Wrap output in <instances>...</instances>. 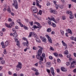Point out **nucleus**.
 I'll use <instances>...</instances> for the list:
<instances>
[{
    "label": "nucleus",
    "instance_id": "nucleus-4",
    "mask_svg": "<svg viewBox=\"0 0 76 76\" xmlns=\"http://www.w3.org/2000/svg\"><path fill=\"white\" fill-rule=\"evenodd\" d=\"M22 63L19 62L17 66V68H19L20 69H22Z\"/></svg>",
    "mask_w": 76,
    "mask_h": 76
},
{
    "label": "nucleus",
    "instance_id": "nucleus-17",
    "mask_svg": "<svg viewBox=\"0 0 76 76\" xmlns=\"http://www.w3.org/2000/svg\"><path fill=\"white\" fill-rule=\"evenodd\" d=\"M13 36L15 38H16L17 37H18V34L16 33H14L13 34Z\"/></svg>",
    "mask_w": 76,
    "mask_h": 76
},
{
    "label": "nucleus",
    "instance_id": "nucleus-48",
    "mask_svg": "<svg viewBox=\"0 0 76 76\" xmlns=\"http://www.w3.org/2000/svg\"><path fill=\"white\" fill-rule=\"evenodd\" d=\"M39 14L40 15H42V11L41 10H40L39 11Z\"/></svg>",
    "mask_w": 76,
    "mask_h": 76
},
{
    "label": "nucleus",
    "instance_id": "nucleus-59",
    "mask_svg": "<svg viewBox=\"0 0 76 76\" xmlns=\"http://www.w3.org/2000/svg\"><path fill=\"white\" fill-rule=\"evenodd\" d=\"M23 40H25V41H27V39H26L25 37H23Z\"/></svg>",
    "mask_w": 76,
    "mask_h": 76
},
{
    "label": "nucleus",
    "instance_id": "nucleus-52",
    "mask_svg": "<svg viewBox=\"0 0 76 76\" xmlns=\"http://www.w3.org/2000/svg\"><path fill=\"white\" fill-rule=\"evenodd\" d=\"M70 56H71V54H69V55H67L66 56V57H67V58H69V57H70Z\"/></svg>",
    "mask_w": 76,
    "mask_h": 76
},
{
    "label": "nucleus",
    "instance_id": "nucleus-2",
    "mask_svg": "<svg viewBox=\"0 0 76 76\" xmlns=\"http://www.w3.org/2000/svg\"><path fill=\"white\" fill-rule=\"evenodd\" d=\"M46 37L47 38L49 42L52 44V39H51V38L50 37V36L47 34L46 35Z\"/></svg>",
    "mask_w": 76,
    "mask_h": 76
},
{
    "label": "nucleus",
    "instance_id": "nucleus-28",
    "mask_svg": "<svg viewBox=\"0 0 76 76\" xmlns=\"http://www.w3.org/2000/svg\"><path fill=\"white\" fill-rule=\"evenodd\" d=\"M39 60H40L41 61H42L43 60V57H42V56H41Z\"/></svg>",
    "mask_w": 76,
    "mask_h": 76
},
{
    "label": "nucleus",
    "instance_id": "nucleus-12",
    "mask_svg": "<svg viewBox=\"0 0 76 76\" xmlns=\"http://www.w3.org/2000/svg\"><path fill=\"white\" fill-rule=\"evenodd\" d=\"M14 23H14V22H12L11 24H10L9 26L8 27L9 28H10L11 27H12V26H13V25H14Z\"/></svg>",
    "mask_w": 76,
    "mask_h": 76
},
{
    "label": "nucleus",
    "instance_id": "nucleus-20",
    "mask_svg": "<svg viewBox=\"0 0 76 76\" xmlns=\"http://www.w3.org/2000/svg\"><path fill=\"white\" fill-rule=\"evenodd\" d=\"M47 32H51V28H49L47 29Z\"/></svg>",
    "mask_w": 76,
    "mask_h": 76
},
{
    "label": "nucleus",
    "instance_id": "nucleus-8",
    "mask_svg": "<svg viewBox=\"0 0 76 76\" xmlns=\"http://www.w3.org/2000/svg\"><path fill=\"white\" fill-rule=\"evenodd\" d=\"M48 19L49 20H53V22H56V21L55 19L54 18H50L49 17H48Z\"/></svg>",
    "mask_w": 76,
    "mask_h": 76
},
{
    "label": "nucleus",
    "instance_id": "nucleus-32",
    "mask_svg": "<svg viewBox=\"0 0 76 76\" xmlns=\"http://www.w3.org/2000/svg\"><path fill=\"white\" fill-rule=\"evenodd\" d=\"M60 31H61V34H62V35H64V31H63V30H61Z\"/></svg>",
    "mask_w": 76,
    "mask_h": 76
},
{
    "label": "nucleus",
    "instance_id": "nucleus-9",
    "mask_svg": "<svg viewBox=\"0 0 76 76\" xmlns=\"http://www.w3.org/2000/svg\"><path fill=\"white\" fill-rule=\"evenodd\" d=\"M15 42H17L16 45L18 46H19V45H20V43H19V42L18 40V39H16L15 38Z\"/></svg>",
    "mask_w": 76,
    "mask_h": 76
},
{
    "label": "nucleus",
    "instance_id": "nucleus-56",
    "mask_svg": "<svg viewBox=\"0 0 76 76\" xmlns=\"http://www.w3.org/2000/svg\"><path fill=\"white\" fill-rule=\"evenodd\" d=\"M2 32H5V31H6V29H5V28H3L2 29Z\"/></svg>",
    "mask_w": 76,
    "mask_h": 76
},
{
    "label": "nucleus",
    "instance_id": "nucleus-47",
    "mask_svg": "<svg viewBox=\"0 0 76 76\" xmlns=\"http://www.w3.org/2000/svg\"><path fill=\"white\" fill-rule=\"evenodd\" d=\"M55 7H56V9H58V5L57 4L56 5Z\"/></svg>",
    "mask_w": 76,
    "mask_h": 76
},
{
    "label": "nucleus",
    "instance_id": "nucleus-35",
    "mask_svg": "<svg viewBox=\"0 0 76 76\" xmlns=\"http://www.w3.org/2000/svg\"><path fill=\"white\" fill-rule=\"evenodd\" d=\"M36 5H39V1H38V0H36Z\"/></svg>",
    "mask_w": 76,
    "mask_h": 76
},
{
    "label": "nucleus",
    "instance_id": "nucleus-29",
    "mask_svg": "<svg viewBox=\"0 0 76 76\" xmlns=\"http://www.w3.org/2000/svg\"><path fill=\"white\" fill-rule=\"evenodd\" d=\"M5 63V61H4V60H2L1 61V64H4Z\"/></svg>",
    "mask_w": 76,
    "mask_h": 76
},
{
    "label": "nucleus",
    "instance_id": "nucleus-16",
    "mask_svg": "<svg viewBox=\"0 0 76 76\" xmlns=\"http://www.w3.org/2000/svg\"><path fill=\"white\" fill-rule=\"evenodd\" d=\"M41 55L39 54H38L37 55H36V58L38 59V60H39V58H40L41 57Z\"/></svg>",
    "mask_w": 76,
    "mask_h": 76
},
{
    "label": "nucleus",
    "instance_id": "nucleus-64",
    "mask_svg": "<svg viewBox=\"0 0 76 76\" xmlns=\"http://www.w3.org/2000/svg\"><path fill=\"white\" fill-rule=\"evenodd\" d=\"M73 72H74V73H76V69H74L73 70Z\"/></svg>",
    "mask_w": 76,
    "mask_h": 76
},
{
    "label": "nucleus",
    "instance_id": "nucleus-23",
    "mask_svg": "<svg viewBox=\"0 0 76 76\" xmlns=\"http://www.w3.org/2000/svg\"><path fill=\"white\" fill-rule=\"evenodd\" d=\"M33 35L34 36V37L36 38H38V36H37V35L35 33H33Z\"/></svg>",
    "mask_w": 76,
    "mask_h": 76
},
{
    "label": "nucleus",
    "instance_id": "nucleus-38",
    "mask_svg": "<svg viewBox=\"0 0 76 76\" xmlns=\"http://www.w3.org/2000/svg\"><path fill=\"white\" fill-rule=\"evenodd\" d=\"M48 22L49 25H51V21L50 20L48 21Z\"/></svg>",
    "mask_w": 76,
    "mask_h": 76
},
{
    "label": "nucleus",
    "instance_id": "nucleus-60",
    "mask_svg": "<svg viewBox=\"0 0 76 76\" xmlns=\"http://www.w3.org/2000/svg\"><path fill=\"white\" fill-rule=\"evenodd\" d=\"M8 20L9 22H12V19L11 18H9L8 19Z\"/></svg>",
    "mask_w": 76,
    "mask_h": 76
},
{
    "label": "nucleus",
    "instance_id": "nucleus-24",
    "mask_svg": "<svg viewBox=\"0 0 76 76\" xmlns=\"http://www.w3.org/2000/svg\"><path fill=\"white\" fill-rule=\"evenodd\" d=\"M36 24H37V25H38L37 28H41V27H42V26H40V24H39V23L38 22H36Z\"/></svg>",
    "mask_w": 76,
    "mask_h": 76
},
{
    "label": "nucleus",
    "instance_id": "nucleus-30",
    "mask_svg": "<svg viewBox=\"0 0 76 76\" xmlns=\"http://www.w3.org/2000/svg\"><path fill=\"white\" fill-rule=\"evenodd\" d=\"M32 32H30L29 33V35L28 36V38H30L31 37V36H32Z\"/></svg>",
    "mask_w": 76,
    "mask_h": 76
},
{
    "label": "nucleus",
    "instance_id": "nucleus-55",
    "mask_svg": "<svg viewBox=\"0 0 76 76\" xmlns=\"http://www.w3.org/2000/svg\"><path fill=\"white\" fill-rule=\"evenodd\" d=\"M54 10H53V9H51L50 10V12L51 13H53V12H54Z\"/></svg>",
    "mask_w": 76,
    "mask_h": 76
},
{
    "label": "nucleus",
    "instance_id": "nucleus-45",
    "mask_svg": "<svg viewBox=\"0 0 76 76\" xmlns=\"http://www.w3.org/2000/svg\"><path fill=\"white\" fill-rule=\"evenodd\" d=\"M49 58H50V60H53V57L51 56H49Z\"/></svg>",
    "mask_w": 76,
    "mask_h": 76
},
{
    "label": "nucleus",
    "instance_id": "nucleus-26",
    "mask_svg": "<svg viewBox=\"0 0 76 76\" xmlns=\"http://www.w3.org/2000/svg\"><path fill=\"white\" fill-rule=\"evenodd\" d=\"M14 5V6L16 9H18V4H15Z\"/></svg>",
    "mask_w": 76,
    "mask_h": 76
},
{
    "label": "nucleus",
    "instance_id": "nucleus-62",
    "mask_svg": "<svg viewBox=\"0 0 76 76\" xmlns=\"http://www.w3.org/2000/svg\"><path fill=\"white\" fill-rule=\"evenodd\" d=\"M73 55H74V57H76V53H73Z\"/></svg>",
    "mask_w": 76,
    "mask_h": 76
},
{
    "label": "nucleus",
    "instance_id": "nucleus-46",
    "mask_svg": "<svg viewBox=\"0 0 76 76\" xmlns=\"http://www.w3.org/2000/svg\"><path fill=\"white\" fill-rule=\"evenodd\" d=\"M53 13H54V14H55V15H56V14H57V11H55L54 10V11H53Z\"/></svg>",
    "mask_w": 76,
    "mask_h": 76
},
{
    "label": "nucleus",
    "instance_id": "nucleus-61",
    "mask_svg": "<svg viewBox=\"0 0 76 76\" xmlns=\"http://www.w3.org/2000/svg\"><path fill=\"white\" fill-rule=\"evenodd\" d=\"M57 61L59 63H60V59L59 58L57 59Z\"/></svg>",
    "mask_w": 76,
    "mask_h": 76
},
{
    "label": "nucleus",
    "instance_id": "nucleus-43",
    "mask_svg": "<svg viewBox=\"0 0 76 76\" xmlns=\"http://www.w3.org/2000/svg\"><path fill=\"white\" fill-rule=\"evenodd\" d=\"M54 56H55V57H57V56H58V53H54Z\"/></svg>",
    "mask_w": 76,
    "mask_h": 76
},
{
    "label": "nucleus",
    "instance_id": "nucleus-5",
    "mask_svg": "<svg viewBox=\"0 0 76 76\" xmlns=\"http://www.w3.org/2000/svg\"><path fill=\"white\" fill-rule=\"evenodd\" d=\"M23 44L24 46H25V45H26V46L27 47H28L29 45V42H28V40H26V43L24 42L23 43Z\"/></svg>",
    "mask_w": 76,
    "mask_h": 76
},
{
    "label": "nucleus",
    "instance_id": "nucleus-53",
    "mask_svg": "<svg viewBox=\"0 0 76 76\" xmlns=\"http://www.w3.org/2000/svg\"><path fill=\"white\" fill-rule=\"evenodd\" d=\"M24 28L26 30H28V27H27L26 26H25L24 27Z\"/></svg>",
    "mask_w": 76,
    "mask_h": 76
},
{
    "label": "nucleus",
    "instance_id": "nucleus-40",
    "mask_svg": "<svg viewBox=\"0 0 76 76\" xmlns=\"http://www.w3.org/2000/svg\"><path fill=\"white\" fill-rule=\"evenodd\" d=\"M4 54H7V52H6V49H4Z\"/></svg>",
    "mask_w": 76,
    "mask_h": 76
},
{
    "label": "nucleus",
    "instance_id": "nucleus-58",
    "mask_svg": "<svg viewBox=\"0 0 76 76\" xmlns=\"http://www.w3.org/2000/svg\"><path fill=\"white\" fill-rule=\"evenodd\" d=\"M71 63L72 64H75V63H76V61H73L72 62H71Z\"/></svg>",
    "mask_w": 76,
    "mask_h": 76
},
{
    "label": "nucleus",
    "instance_id": "nucleus-14",
    "mask_svg": "<svg viewBox=\"0 0 76 76\" xmlns=\"http://www.w3.org/2000/svg\"><path fill=\"white\" fill-rule=\"evenodd\" d=\"M1 45H2V48H5V45H4V42H2L1 43Z\"/></svg>",
    "mask_w": 76,
    "mask_h": 76
},
{
    "label": "nucleus",
    "instance_id": "nucleus-33",
    "mask_svg": "<svg viewBox=\"0 0 76 76\" xmlns=\"http://www.w3.org/2000/svg\"><path fill=\"white\" fill-rule=\"evenodd\" d=\"M64 54H66V55H67V54H69V52L67 51V50H66L64 51Z\"/></svg>",
    "mask_w": 76,
    "mask_h": 76
},
{
    "label": "nucleus",
    "instance_id": "nucleus-11",
    "mask_svg": "<svg viewBox=\"0 0 76 76\" xmlns=\"http://www.w3.org/2000/svg\"><path fill=\"white\" fill-rule=\"evenodd\" d=\"M61 71H62V72H67V69H66L64 67H61Z\"/></svg>",
    "mask_w": 76,
    "mask_h": 76
},
{
    "label": "nucleus",
    "instance_id": "nucleus-1",
    "mask_svg": "<svg viewBox=\"0 0 76 76\" xmlns=\"http://www.w3.org/2000/svg\"><path fill=\"white\" fill-rule=\"evenodd\" d=\"M66 13L67 14H70V16H69V18L71 19H73L74 18V15H72V12L70 11H67L66 12Z\"/></svg>",
    "mask_w": 76,
    "mask_h": 76
},
{
    "label": "nucleus",
    "instance_id": "nucleus-51",
    "mask_svg": "<svg viewBox=\"0 0 76 76\" xmlns=\"http://www.w3.org/2000/svg\"><path fill=\"white\" fill-rule=\"evenodd\" d=\"M34 65L35 66H36V67L38 66V63H36L34 64Z\"/></svg>",
    "mask_w": 76,
    "mask_h": 76
},
{
    "label": "nucleus",
    "instance_id": "nucleus-18",
    "mask_svg": "<svg viewBox=\"0 0 76 76\" xmlns=\"http://www.w3.org/2000/svg\"><path fill=\"white\" fill-rule=\"evenodd\" d=\"M42 42H46L47 41V39H46V38L45 37H43L42 39Z\"/></svg>",
    "mask_w": 76,
    "mask_h": 76
},
{
    "label": "nucleus",
    "instance_id": "nucleus-13",
    "mask_svg": "<svg viewBox=\"0 0 76 76\" xmlns=\"http://www.w3.org/2000/svg\"><path fill=\"white\" fill-rule=\"evenodd\" d=\"M33 8L35 9H33V12H34V13H37V7H34Z\"/></svg>",
    "mask_w": 76,
    "mask_h": 76
},
{
    "label": "nucleus",
    "instance_id": "nucleus-34",
    "mask_svg": "<svg viewBox=\"0 0 76 76\" xmlns=\"http://www.w3.org/2000/svg\"><path fill=\"white\" fill-rule=\"evenodd\" d=\"M18 23L20 25V26H21V27H23V25L21 23H20V22H18Z\"/></svg>",
    "mask_w": 76,
    "mask_h": 76
},
{
    "label": "nucleus",
    "instance_id": "nucleus-3",
    "mask_svg": "<svg viewBox=\"0 0 76 76\" xmlns=\"http://www.w3.org/2000/svg\"><path fill=\"white\" fill-rule=\"evenodd\" d=\"M42 52V48H40L39 50L37 52L38 54H39L40 55H41Z\"/></svg>",
    "mask_w": 76,
    "mask_h": 76
},
{
    "label": "nucleus",
    "instance_id": "nucleus-27",
    "mask_svg": "<svg viewBox=\"0 0 76 76\" xmlns=\"http://www.w3.org/2000/svg\"><path fill=\"white\" fill-rule=\"evenodd\" d=\"M36 40L37 42H40V40H39L38 37L36 38Z\"/></svg>",
    "mask_w": 76,
    "mask_h": 76
},
{
    "label": "nucleus",
    "instance_id": "nucleus-50",
    "mask_svg": "<svg viewBox=\"0 0 76 76\" xmlns=\"http://www.w3.org/2000/svg\"><path fill=\"white\" fill-rule=\"evenodd\" d=\"M47 72H48V73H50V69H47Z\"/></svg>",
    "mask_w": 76,
    "mask_h": 76
},
{
    "label": "nucleus",
    "instance_id": "nucleus-15",
    "mask_svg": "<svg viewBox=\"0 0 76 76\" xmlns=\"http://www.w3.org/2000/svg\"><path fill=\"white\" fill-rule=\"evenodd\" d=\"M13 1H14V4H12L13 6V5L15 4H18V2L16 0H13Z\"/></svg>",
    "mask_w": 76,
    "mask_h": 76
},
{
    "label": "nucleus",
    "instance_id": "nucleus-42",
    "mask_svg": "<svg viewBox=\"0 0 76 76\" xmlns=\"http://www.w3.org/2000/svg\"><path fill=\"white\" fill-rule=\"evenodd\" d=\"M39 74V72H37L35 73V75H36V76H38Z\"/></svg>",
    "mask_w": 76,
    "mask_h": 76
},
{
    "label": "nucleus",
    "instance_id": "nucleus-25",
    "mask_svg": "<svg viewBox=\"0 0 76 76\" xmlns=\"http://www.w3.org/2000/svg\"><path fill=\"white\" fill-rule=\"evenodd\" d=\"M68 33H69L70 34H72V30H71L69 29H68Z\"/></svg>",
    "mask_w": 76,
    "mask_h": 76
},
{
    "label": "nucleus",
    "instance_id": "nucleus-22",
    "mask_svg": "<svg viewBox=\"0 0 76 76\" xmlns=\"http://www.w3.org/2000/svg\"><path fill=\"white\" fill-rule=\"evenodd\" d=\"M4 44H5V46L6 47H7V46H8V45H9V43L8 42V41H6L4 43Z\"/></svg>",
    "mask_w": 76,
    "mask_h": 76
},
{
    "label": "nucleus",
    "instance_id": "nucleus-6",
    "mask_svg": "<svg viewBox=\"0 0 76 76\" xmlns=\"http://www.w3.org/2000/svg\"><path fill=\"white\" fill-rule=\"evenodd\" d=\"M50 72L52 75L54 76L55 75V73H54V69L53 68V67H51V68H50Z\"/></svg>",
    "mask_w": 76,
    "mask_h": 76
},
{
    "label": "nucleus",
    "instance_id": "nucleus-37",
    "mask_svg": "<svg viewBox=\"0 0 76 76\" xmlns=\"http://www.w3.org/2000/svg\"><path fill=\"white\" fill-rule=\"evenodd\" d=\"M32 28H34V29H35V28L37 29V28H38V27L37 26H36L34 25L33 27H32Z\"/></svg>",
    "mask_w": 76,
    "mask_h": 76
},
{
    "label": "nucleus",
    "instance_id": "nucleus-63",
    "mask_svg": "<svg viewBox=\"0 0 76 76\" xmlns=\"http://www.w3.org/2000/svg\"><path fill=\"white\" fill-rule=\"evenodd\" d=\"M71 1L74 2V3H76V0H71Z\"/></svg>",
    "mask_w": 76,
    "mask_h": 76
},
{
    "label": "nucleus",
    "instance_id": "nucleus-41",
    "mask_svg": "<svg viewBox=\"0 0 76 76\" xmlns=\"http://www.w3.org/2000/svg\"><path fill=\"white\" fill-rule=\"evenodd\" d=\"M29 23H30V25L31 26H33V21H31V22H29Z\"/></svg>",
    "mask_w": 76,
    "mask_h": 76
},
{
    "label": "nucleus",
    "instance_id": "nucleus-36",
    "mask_svg": "<svg viewBox=\"0 0 76 76\" xmlns=\"http://www.w3.org/2000/svg\"><path fill=\"white\" fill-rule=\"evenodd\" d=\"M33 50H37V48L36 47L33 46Z\"/></svg>",
    "mask_w": 76,
    "mask_h": 76
},
{
    "label": "nucleus",
    "instance_id": "nucleus-10",
    "mask_svg": "<svg viewBox=\"0 0 76 76\" xmlns=\"http://www.w3.org/2000/svg\"><path fill=\"white\" fill-rule=\"evenodd\" d=\"M46 66L47 67H51V63L49 62H48L47 63Z\"/></svg>",
    "mask_w": 76,
    "mask_h": 76
},
{
    "label": "nucleus",
    "instance_id": "nucleus-54",
    "mask_svg": "<svg viewBox=\"0 0 76 76\" xmlns=\"http://www.w3.org/2000/svg\"><path fill=\"white\" fill-rule=\"evenodd\" d=\"M50 49L51 50H52V51H54V48L51 47H50Z\"/></svg>",
    "mask_w": 76,
    "mask_h": 76
},
{
    "label": "nucleus",
    "instance_id": "nucleus-39",
    "mask_svg": "<svg viewBox=\"0 0 76 76\" xmlns=\"http://www.w3.org/2000/svg\"><path fill=\"white\" fill-rule=\"evenodd\" d=\"M7 11L9 13H11V10H10V9L9 8H8V9L7 10Z\"/></svg>",
    "mask_w": 76,
    "mask_h": 76
},
{
    "label": "nucleus",
    "instance_id": "nucleus-31",
    "mask_svg": "<svg viewBox=\"0 0 76 76\" xmlns=\"http://www.w3.org/2000/svg\"><path fill=\"white\" fill-rule=\"evenodd\" d=\"M52 25L54 28H55V27H56V25L55 23H52Z\"/></svg>",
    "mask_w": 76,
    "mask_h": 76
},
{
    "label": "nucleus",
    "instance_id": "nucleus-57",
    "mask_svg": "<svg viewBox=\"0 0 76 76\" xmlns=\"http://www.w3.org/2000/svg\"><path fill=\"white\" fill-rule=\"evenodd\" d=\"M59 57H63V55L61 54H59Z\"/></svg>",
    "mask_w": 76,
    "mask_h": 76
},
{
    "label": "nucleus",
    "instance_id": "nucleus-49",
    "mask_svg": "<svg viewBox=\"0 0 76 76\" xmlns=\"http://www.w3.org/2000/svg\"><path fill=\"white\" fill-rule=\"evenodd\" d=\"M25 48V49H24V51H25V52H26V51H27V49H29V48Z\"/></svg>",
    "mask_w": 76,
    "mask_h": 76
},
{
    "label": "nucleus",
    "instance_id": "nucleus-7",
    "mask_svg": "<svg viewBox=\"0 0 76 76\" xmlns=\"http://www.w3.org/2000/svg\"><path fill=\"white\" fill-rule=\"evenodd\" d=\"M62 43L63 44V45L65 46V49H66L67 48V45L63 41H62Z\"/></svg>",
    "mask_w": 76,
    "mask_h": 76
},
{
    "label": "nucleus",
    "instance_id": "nucleus-21",
    "mask_svg": "<svg viewBox=\"0 0 76 76\" xmlns=\"http://www.w3.org/2000/svg\"><path fill=\"white\" fill-rule=\"evenodd\" d=\"M71 66H70V69H72V68H74V67H75V65H74V64H73L71 63Z\"/></svg>",
    "mask_w": 76,
    "mask_h": 76
},
{
    "label": "nucleus",
    "instance_id": "nucleus-44",
    "mask_svg": "<svg viewBox=\"0 0 76 76\" xmlns=\"http://www.w3.org/2000/svg\"><path fill=\"white\" fill-rule=\"evenodd\" d=\"M42 56L43 57H45V53H43L42 54Z\"/></svg>",
    "mask_w": 76,
    "mask_h": 76
},
{
    "label": "nucleus",
    "instance_id": "nucleus-19",
    "mask_svg": "<svg viewBox=\"0 0 76 76\" xmlns=\"http://www.w3.org/2000/svg\"><path fill=\"white\" fill-rule=\"evenodd\" d=\"M31 70H33V71H34V72H38V70H37V69H36V68H31Z\"/></svg>",
    "mask_w": 76,
    "mask_h": 76
}]
</instances>
